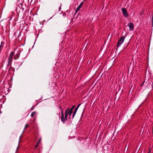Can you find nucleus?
Listing matches in <instances>:
<instances>
[{
	"mask_svg": "<svg viewBox=\"0 0 153 153\" xmlns=\"http://www.w3.org/2000/svg\"><path fill=\"white\" fill-rule=\"evenodd\" d=\"M81 105V104H79V105H78L77 107L76 108H75V109H76L77 110V109H78V108H79V107L80 105Z\"/></svg>",
	"mask_w": 153,
	"mask_h": 153,
	"instance_id": "nucleus-13",
	"label": "nucleus"
},
{
	"mask_svg": "<svg viewBox=\"0 0 153 153\" xmlns=\"http://www.w3.org/2000/svg\"><path fill=\"white\" fill-rule=\"evenodd\" d=\"M83 2H82L78 6V7H77L76 11V13H77L79 10H80V8H81L82 5H83Z\"/></svg>",
	"mask_w": 153,
	"mask_h": 153,
	"instance_id": "nucleus-5",
	"label": "nucleus"
},
{
	"mask_svg": "<svg viewBox=\"0 0 153 153\" xmlns=\"http://www.w3.org/2000/svg\"><path fill=\"white\" fill-rule=\"evenodd\" d=\"M15 53L13 51H12L11 53H10V55H10V56H13V55Z\"/></svg>",
	"mask_w": 153,
	"mask_h": 153,
	"instance_id": "nucleus-10",
	"label": "nucleus"
},
{
	"mask_svg": "<svg viewBox=\"0 0 153 153\" xmlns=\"http://www.w3.org/2000/svg\"><path fill=\"white\" fill-rule=\"evenodd\" d=\"M77 111V110H76V109H75V110L74 111V112L73 113V117H74V116L75 115L76 112V111Z\"/></svg>",
	"mask_w": 153,
	"mask_h": 153,
	"instance_id": "nucleus-9",
	"label": "nucleus"
},
{
	"mask_svg": "<svg viewBox=\"0 0 153 153\" xmlns=\"http://www.w3.org/2000/svg\"><path fill=\"white\" fill-rule=\"evenodd\" d=\"M41 141V140H39V141H38V143H39V142H40V141Z\"/></svg>",
	"mask_w": 153,
	"mask_h": 153,
	"instance_id": "nucleus-16",
	"label": "nucleus"
},
{
	"mask_svg": "<svg viewBox=\"0 0 153 153\" xmlns=\"http://www.w3.org/2000/svg\"><path fill=\"white\" fill-rule=\"evenodd\" d=\"M35 113L34 112H33L31 113V117H33V116L35 114Z\"/></svg>",
	"mask_w": 153,
	"mask_h": 153,
	"instance_id": "nucleus-11",
	"label": "nucleus"
},
{
	"mask_svg": "<svg viewBox=\"0 0 153 153\" xmlns=\"http://www.w3.org/2000/svg\"><path fill=\"white\" fill-rule=\"evenodd\" d=\"M12 58H13V56H10V55L9 56L8 58V61H9V62H10L12 61Z\"/></svg>",
	"mask_w": 153,
	"mask_h": 153,
	"instance_id": "nucleus-6",
	"label": "nucleus"
},
{
	"mask_svg": "<svg viewBox=\"0 0 153 153\" xmlns=\"http://www.w3.org/2000/svg\"><path fill=\"white\" fill-rule=\"evenodd\" d=\"M74 105L72 107V108L70 110H71V111H73V109H74Z\"/></svg>",
	"mask_w": 153,
	"mask_h": 153,
	"instance_id": "nucleus-12",
	"label": "nucleus"
},
{
	"mask_svg": "<svg viewBox=\"0 0 153 153\" xmlns=\"http://www.w3.org/2000/svg\"><path fill=\"white\" fill-rule=\"evenodd\" d=\"M128 26L129 27L130 30L133 31L134 30V25L132 23H130L128 24Z\"/></svg>",
	"mask_w": 153,
	"mask_h": 153,
	"instance_id": "nucleus-4",
	"label": "nucleus"
},
{
	"mask_svg": "<svg viewBox=\"0 0 153 153\" xmlns=\"http://www.w3.org/2000/svg\"><path fill=\"white\" fill-rule=\"evenodd\" d=\"M122 12L125 17H127L128 16L127 10L125 8H122Z\"/></svg>",
	"mask_w": 153,
	"mask_h": 153,
	"instance_id": "nucleus-2",
	"label": "nucleus"
},
{
	"mask_svg": "<svg viewBox=\"0 0 153 153\" xmlns=\"http://www.w3.org/2000/svg\"><path fill=\"white\" fill-rule=\"evenodd\" d=\"M38 146V143L35 146V148H37Z\"/></svg>",
	"mask_w": 153,
	"mask_h": 153,
	"instance_id": "nucleus-15",
	"label": "nucleus"
},
{
	"mask_svg": "<svg viewBox=\"0 0 153 153\" xmlns=\"http://www.w3.org/2000/svg\"><path fill=\"white\" fill-rule=\"evenodd\" d=\"M28 126H29V125H28L26 124L25 125V129H26V128H27V127H28Z\"/></svg>",
	"mask_w": 153,
	"mask_h": 153,
	"instance_id": "nucleus-14",
	"label": "nucleus"
},
{
	"mask_svg": "<svg viewBox=\"0 0 153 153\" xmlns=\"http://www.w3.org/2000/svg\"><path fill=\"white\" fill-rule=\"evenodd\" d=\"M66 111H67L68 114H69V116H70L71 115V114H72V112L73 111H71V110H69L68 109H67Z\"/></svg>",
	"mask_w": 153,
	"mask_h": 153,
	"instance_id": "nucleus-7",
	"label": "nucleus"
},
{
	"mask_svg": "<svg viewBox=\"0 0 153 153\" xmlns=\"http://www.w3.org/2000/svg\"><path fill=\"white\" fill-rule=\"evenodd\" d=\"M59 109H61L62 111L61 112V120L63 122H65V117H64V114L63 113V111L62 110V109L61 108V107H59Z\"/></svg>",
	"mask_w": 153,
	"mask_h": 153,
	"instance_id": "nucleus-3",
	"label": "nucleus"
},
{
	"mask_svg": "<svg viewBox=\"0 0 153 153\" xmlns=\"http://www.w3.org/2000/svg\"><path fill=\"white\" fill-rule=\"evenodd\" d=\"M67 111H65V120H67V116H68V115Z\"/></svg>",
	"mask_w": 153,
	"mask_h": 153,
	"instance_id": "nucleus-8",
	"label": "nucleus"
},
{
	"mask_svg": "<svg viewBox=\"0 0 153 153\" xmlns=\"http://www.w3.org/2000/svg\"><path fill=\"white\" fill-rule=\"evenodd\" d=\"M31 109H32V110H33V107H32L31 108Z\"/></svg>",
	"mask_w": 153,
	"mask_h": 153,
	"instance_id": "nucleus-17",
	"label": "nucleus"
},
{
	"mask_svg": "<svg viewBox=\"0 0 153 153\" xmlns=\"http://www.w3.org/2000/svg\"><path fill=\"white\" fill-rule=\"evenodd\" d=\"M125 38V36H123L120 39L117 43V46L118 47L121 46Z\"/></svg>",
	"mask_w": 153,
	"mask_h": 153,
	"instance_id": "nucleus-1",
	"label": "nucleus"
}]
</instances>
